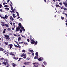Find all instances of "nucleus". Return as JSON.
I'll return each mask as SVG.
<instances>
[{
	"label": "nucleus",
	"instance_id": "9b49d317",
	"mask_svg": "<svg viewBox=\"0 0 67 67\" xmlns=\"http://www.w3.org/2000/svg\"><path fill=\"white\" fill-rule=\"evenodd\" d=\"M13 58L14 59H15V60H18V59H19V58H18L17 57H15V56H14Z\"/></svg>",
	"mask_w": 67,
	"mask_h": 67
},
{
	"label": "nucleus",
	"instance_id": "6e6552de",
	"mask_svg": "<svg viewBox=\"0 0 67 67\" xmlns=\"http://www.w3.org/2000/svg\"><path fill=\"white\" fill-rule=\"evenodd\" d=\"M63 4L65 5V7H67V2H63Z\"/></svg>",
	"mask_w": 67,
	"mask_h": 67
},
{
	"label": "nucleus",
	"instance_id": "a19ab883",
	"mask_svg": "<svg viewBox=\"0 0 67 67\" xmlns=\"http://www.w3.org/2000/svg\"><path fill=\"white\" fill-rule=\"evenodd\" d=\"M5 26H6V27H8V25L7 24H5Z\"/></svg>",
	"mask_w": 67,
	"mask_h": 67
},
{
	"label": "nucleus",
	"instance_id": "680f3d73",
	"mask_svg": "<svg viewBox=\"0 0 67 67\" xmlns=\"http://www.w3.org/2000/svg\"><path fill=\"white\" fill-rule=\"evenodd\" d=\"M0 16L1 17V18H3V17L1 15H0Z\"/></svg>",
	"mask_w": 67,
	"mask_h": 67
},
{
	"label": "nucleus",
	"instance_id": "09e8293b",
	"mask_svg": "<svg viewBox=\"0 0 67 67\" xmlns=\"http://www.w3.org/2000/svg\"><path fill=\"white\" fill-rule=\"evenodd\" d=\"M4 7L5 8H7V7H8V5H4Z\"/></svg>",
	"mask_w": 67,
	"mask_h": 67
},
{
	"label": "nucleus",
	"instance_id": "2f4dec72",
	"mask_svg": "<svg viewBox=\"0 0 67 67\" xmlns=\"http://www.w3.org/2000/svg\"><path fill=\"white\" fill-rule=\"evenodd\" d=\"M7 30H8V31H11V29H10V28H8L7 29Z\"/></svg>",
	"mask_w": 67,
	"mask_h": 67
},
{
	"label": "nucleus",
	"instance_id": "f03ea898",
	"mask_svg": "<svg viewBox=\"0 0 67 67\" xmlns=\"http://www.w3.org/2000/svg\"><path fill=\"white\" fill-rule=\"evenodd\" d=\"M30 39L31 41V44H35V41L33 39L32 40L31 38H30Z\"/></svg>",
	"mask_w": 67,
	"mask_h": 67
},
{
	"label": "nucleus",
	"instance_id": "423d86ee",
	"mask_svg": "<svg viewBox=\"0 0 67 67\" xmlns=\"http://www.w3.org/2000/svg\"><path fill=\"white\" fill-rule=\"evenodd\" d=\"M29 64H30V62H25V63H24V64L25 65H29Z\"/></svg>",
	"mask_w": 67,
	"mask_h": 67
},
{
	"label": "nucleus",
	"instance_id": "3c124183",
	"mask_svg": "<svg viewBox=\"0 0 67 67\" xmlns=\"http://www.w3.org/2000/svg\"><path fill=\"white\" fill-rule=\"evenodd\" d=\"M2 19H3L4 20H5V17H3V18H2Z\"/></svg>",
	"mask_w": 67,
	"mask_h": 67
},
{
	"label": "nucleus",
	"instance_id": "c9c22d12",
	"mask_svg": "<svg viewBox=\"0 0 67 67\" xmlns=\"http://www.w3.org/2000/svg\"><path fill=\"white\" fill-rule=\"evenodd\" d=\"M5 10H9V8H5Z\"/></svg>",
	"mask_w": 67,
	"mask_h": 67
},
{
	"label": "nucleus",
	"instance_id": "a211bd4d",
	"mask_svg": "<svg viewBox=\"0 0 67 67\" xmlns=\"http://www.w3.org/2000/svg\"><path fill=\"white\" fill-rule=\"evenodd\" d=\"M38 57L37 56H35L34 57L35 59H38Z\"/></svg>",
	"mask_w": 67,
	"mask_h": 67
},
{
	"label": "nucleus",
	"instance_id": "dca6fc26",
	"mask_svg": "<svg viewBox=\"0 0 67 67\" xmlns=\"http://www.w3.org/2000/svg\"><path fill=\"white\" fill-rule=\"evenodd\" d=\"M1 60H5V59L3 58H2L0 59V61H1Z\"/></svg>",
	"mask_w": 67,
	"mask_h": 67
},
{
	"label": "nucleus",
	"instance_id": "4468645a",
	"mask_svg": "<svg viewBox=\"0 0 67 67\" xmlns=\"http://www.w3.org/2000/svg\"><path fill=\"white\" fill-rule=\"evenodd\" d=\"M13 11H12V12H13V13H15V12H16V10L15 9V8L14 9H13Z\"/></svg>",
	"mask_w": 67,
	"mask_h": 67
},
{
	"label": "nucleus",
	"instance_id": "f257e3e1",
	"mask_svg": "<svg viewBox=\"0 0 67 67\" xmlns=\"http://www.w3.org/2000/svg\"><path fill=\"white\" fill-rule=\"evenodd\" d=\"M4 38H5L6 40H10V37L8 35H4Z\"/></svg>",
	"mask_w": 67,
	"mask_h": 67
},
{
	"label": "nucleus",
	"instance_id": "603ef678",
	"mask_svg": "<svg viewBox=\"0 0 67 67\" xmlns=\"http://www.w3.org/2000/svg\"><path fill=\"white\" fill-rule=\"evenodd\" d=\"M26 58V57L25 56H24V57H23V58L25 59Z\"/></svg>",
	"mask_w": 67,
	"mask_h": 67
},
{
	"label": "nucleus",
	"instance_id": "9d476101",
	"mask_svg": "<svg viewBox=\"0 0 67 67\" xmlns=\"http://www.w3.org/2000/svg\"><path fill=\"white\" fill-rule=\"evenodd\" d=\"M10 20H12V21H13V20H14V19H13V17H12V16H10Z\"/></svg>",
	"mask_w": 67,
	"mask_h": 67
},
{
	"label": "nucleus",
	"instance_id": "f8f14e48",
	"mask_svg": "<svg viewBox=\"0 0 67 67\" xmlns=\"http://www.w3.org/2000/svg\"><path fill=\"white\" fill-rule=\"evenodd\" d=\"M26 55V54L23 53L21 55V57H23V56H25Z\"/></svg>",
	"mask_w": 67,
	"mask_h": 67
},
{
	"label": "nucleus",
	"instance_id": "ddd939ff",
	"mask_svg": "<svg viewBox=\"0 0 67 67\" xmlns=\"http://www.w3.org/2000/svg\"><path fill=\"white\" fill-rule=\"evenodd\" d=\"M36 64H35V65H34V66L35 67H38V63H36Z\"/></svg>",
	"mask_w": 67,
	"mask_h": 67
},
{
	"label": "nucleus",
	"instance_id": "72a5a7b5",
	"mask_svg": "<svg viewBox=\"0 0 67 67\" xmlns=\"http://www.w3.org/2000/svg\"><path fill=\"white\" fill-rule=\"evenodd\" d=\"M17 13V15L18 16H19V13L18 12H16Z\"/></svg>",
	"mask_w": 67,
	"mask_h": 67
},
{
	"label": "nucleus",
	"instance_id": "7ed1b4c3",
	"mask_svg": "<svg viewBox=\"0 0 67 67\" xmlns=\"http://www.w3.org/2000/svg\"><path fill=\"white\" fill-rule=\"evenodd\" d=\"M21 30V28L19 26L16 29V30L15 31V32H18L19 30Z\"/></svg>",
	"mask_w": 67,
	"mask_h": 67
},
{
	"label": "nucleus",
	"instance_id": "e2e57ef3",
	"mask_svg": "<svg viewBox=\"0 0 67 67\" xmlns=\"http://www.w3.org/2000/svg\"><path fill=\"white\" fill-rule=\"evenodd\" d=\"M5 33V31H3V33Z\"/></svg>",
	"mask_w": 67,
	"mask_h": 67
},
{
	"label": "nucleus",
	"instance_id": "20e7f679",
	"mask_svg": "<svg viewBox=\"0 0 67 67\" xmlns=\"http://www.w3.org/2000/svg\"><path fill=\"white\" fill-rule=\"evenodd\" d=\"M8 47H9L10 48V49H11V48H12L13 45H12V44H8Z\"/></svg>",
	"mask_w": 67,
	"mask_h": 67
},
{
	"label": "nucleus",
	"instance_id": "a18cd8bd",
	"mask_svg": "<svg viewBox=\"0 0 67 67\" xmlns=\"http://www.w3.org/2000/svg\"><path fill=\"white\" fill-rule=\"evenodd\" d=\"M14 36H18L17 35H16L15 34H14Z\"/></svg>",
	"mask_w": 67,
	"mask_h": 67
},
{
	"label": "nucleus",
	"instance_id": "6ab92c4d",
	"mask_svg": "<svg viewBox=\"0 0 67 67\" xmlns=\"http://www.w3.org/2000/svg\"><path fill=\"white\" fill-rule=\"evenodd\" d=\"M4 49H3L2 48H0V51H4Z\"/></svg>",
	"mask_w": 67,
	"mask_h": 67
},
{
	"label": "nucleus",
	"instance_id": "69168bd1",
	"mask_svg": "<svg viewBox=\"0 0 67 67\" xmlns=\"http://www.w3.org/2000/svg\"><path fill=\"white\" fill-rule=\"evenodd\" d=\"M10 6L11 7H12V5L10 4Z\"/></svg>",
	"mask_w": 67,
	"mask_h": 67
},
{
	"label": "nucleus",
	"instance_id": "79ce46f5",
	"mask_svg": "<svg viewBox=\"0 0 67 67\" xmlns=\"http://www.w3.org/2000/svg\"><path fill=\"white\" fill-rule=\"evenodd\" d=\"M59 4H60V5H63V3H62V2H60L59 3Z\"/></svg>",
	"mask_w": 67,
	"mask_h": 67
},
{
	"label": "nucleus",
	"instance_id": "052dcab7",
	"mask_svg": "<svg viewBox=\"0 0 67 67\" xmlns=\"http://www.w3.org/2000/svg\"><path fill=\"white\" fill-rule=\"evenodd\" d=\"M12 30H14V28H12Z\"/></svg>",
	"mask_w": 67,
	"mask_h": 67
},
{
	"label": "nucleus",
	"instance_id": "864d4df0",
	"mask_svg": "<svg viewBox=\"0 0 67 67\" xmlns=\"http://www.w3.org/2000/svg\"><path fill=\"white\" fill-rule=\"evenodd\" d=\"M27 42H30V40H29V39H27Z\"/></svg>",
	"mask_w": 67,
	"mask_h": 67
},
{
	"label": "nucleus",
	"instance_id": "c85d7f7f",
	"mask_svg": "<svg viewBox=\"0 0 67 67\" xmlns=\"http://www.w3.org/2000/svg\"><path fill=\"white\" fill-rule=\"evenodd\" d=\"M18 25L20 27L22 26V25H21V23H19L18 24Z\"/></svg>",
	"mask_w": 67,
	"mask_h": 67
},
{
	"label": "nucleus",
	"instance_id": "338daca9",
	"mask_svg": "<svg viewBox=\"0 0 67 67\" xmlns=\"http://www.w3.org/2000/svg\"><path fill=\"white\" fill-rule=\"evenodd\" d=\"M10 23V24H11V25H12V22Z\"/></svg>",
	"mask_w": 67,
	"mask_h": 67
},
{
	"label": "nucleus",
	"instance_id": "4be33fe9",
	"mask_svg": "<svg viewBox=\"0 0 67 67\" xmlns=\"http://www.w3.org/2000/svg\"><path fill=\"white\" fill-rule=\"evenodd\" d=\"M18 41H20L21 40V37H19L18 38Z\"/></svg>",
	"mask_w": 67,
	"mask_h": 67
},
{
	"label": "nucleus",
	"instance_id": "bf43d9fd",
	"mask_svg": "<svg viewBox=\"0 0 67 67\" xmlns=\"http://www.w3.org/2000/svg\"><path fill=\"white\" fill-rule=\"evenodd\" d=\"M0 11H1V12H3V11H2V9H1L0 10Z\"/></svg>",
	"mask_w": 67,
	"mask_h": 67
},
{
	"label": "nucleus",
	"instance_id": "5701e85b",
	"mask_svg": "<svg viewBox=\"0 0 67 67\" xmlns=\"http://www.w3.org/2000/svg\"><path fill=\"white\" fill-rule=\"evenodd\" d=\"M55 6L57 8H58V7H60V6L58 5V4H56Z\"/></svg>",
	"mask_w": 67,
	"mask_h": 67
},
{
	"label": "nucleus",
	"instance_id": "37998d69",
	"mask_svg": "<svg viewBox=\"0 0 67 67\" xmlns=\"http://www.w3.org/2000/svg\"><path fill=\"white\" fill-rule=\"evenodd\" d=\"M44 59L43 58H41V61H42Z\"/></svg>",
	"mask_w": 67,
	"mask_h": 67
},
{
	"label": "nucleus",
	"instance_id": "aec40b11",
	"mask_svg": "<svg viewBox=\"0 0 67 67\" xmlns=\"http://www.w3.org/2000/svg\"><path fill=\"white\" fill-rule=\"evenodd\" d=\"M13 16L14 18H15L16 17V16L15 15V14H13Z\"/></svg>",
	"mask_w": 67,
	"mask_h": 67
},
{
	"label": "nucleus",
	"instance_id": "c03bdc74",
	"mask_svg": "<svg viewBox=\"0 0 67 67\" xmlns=\"http://www.w3.org/2000/svg\"><path fill=\"white\" fill-rule=\"evenodd\" d=\"M11 9L12 11H13V7H11Z\"/></svg>",
	"mask_w": 67,
	"mask_h": 67
},
{
	"label": "nucleus",
	"instance_id": "1a4fd4ad",
	"mask_svg": "<svg viewBox=\"0 0 67 67\" xmlns=\"http://www.w3.org/2000/svg\"><path fill=\"white\" fill-rule=\"evenodd\" d=\"M1 23H2L1 25H2V26H5V24H4V22L1 21Z\"/></svg>",
	"mask_w": 67,
	"mask_h": 67
},
{
	"label": "nucleus",
	"instance_id": "f3484780",
	"mask_svg": "<svg viewBox=\"0 0 67 67\" xmlns=\"http://www.w3.org/2000/svg\"><path fill=\"white\" fill-rule=\"evenodd\" d=\"M12 66H13V67H15L16 64L13 63H12Z\"/></svg>",
	"mask_w": 67,
	"mask_h": 67
},
{
	"label": "nucleus",
	"instance_id": "412c9836",
	"mask_svg": "<svg viewBox=\"0 0 67 67\" xmlns=\"http://www.w3.org/2000/svg\"><path fill=\"white\" fill-rule=\"evenodd\" d=\"M35 54L36 55V56H38V54L37 52H36Z\"/></svg>",
	"mask_w": 67,
	"mask_h": 67
},
{
	"label": "nucleus",
	"instance_id": "7c9ffc66",
	"mask_svg": "<svg viewBox=\"0 0 67 67\" xmlns=\"http://www.w3.org/2000/svg\"><path fill=\"white\" fill-rule=\"evenodd\" d=\"M37 41H36L35 43V45H37Z\"/></svg>",
	"mask_w": 67,
	"mask_h": 67
},
{
	"label": "nucleus",
	"instance_id": "4c0bfd02",
	"mask_svg": "<svg viewBox=\"0 0 67 67\" xmlns=\"http://www.w3.org/2000/svg\"><path fill=\"white\" fill-rule=\"evenodd\" d=\"M61 18L62 20H64V19H65V18L62 17V16H61Z\"/></svg>",
	"mask_w": 67,
	"mask_h": 67
},
{
	"label": "nucleus",
	"instance_id": "4d7b16f0",
	"mask_svg": "<svg viewBox=\"0 0 67 67\" xmlns=\"http://www.w3.org/2000/svg\"><path fill=\"white\" fill-rule=\"evenodd\" d=\"M22 30H21V29H20V33H22Z\"/></svg>",
	"mask_w": 67,
	"mask_h": 67
},
{
	"label": "nucleus",
	"instance_id": "13d9d810",
	"mask_svg": "<svg viewBox=\"0 0 67 67\" xmlns=\"http://www.w3.org/2000/svg\"><path fill=\"white\" fill-rule=\"evenodd\" d=\"M22 20V19L20 18V19H19V21H21V20Z\"/></svg>",
	"mask_w": 67,
	"mask_h": 67
},
{
	"label": "nucleus",
	"instance_id": "58836bf2",
	"mask_svg": "<svg viewBox=\"0 0 67 67\" xmlns=\"http://www.w3.org/2000/svg\"><path fill=\"white\" fill-rule=\"evenodd\" d=\"M20 27V28L21 29H24V27H23V26H22Z\"/></svg>",
	"mask_w": 67,
	"mask_h": 67
},
{
	"label": "nucleus",
	"instance_id": "ea45409f",
	"mask_svg": "<svg viewBox=\"0 0 67 67\" xmlns=\"http://www.w3.org/2000/svg\"><path fill=\"white\" fill-rule=\"evenodd\" d=\"M22 59V58H19V60H18V61L19 62V61H20V60H21V59Z\"/></svg>",
	"mask_w": 67,
	"mask_h": 67
},
{
	"label": "nucleus",
	"instance_id": "5fc2aeb1",
	"mask_svg": "<svg viewBox=\"0 0 67 67\" xmlns=\"http://www.w3.org/2000/svg\"><path fill=\"white\" fill-rule=\"evenodd\" d=\"M22 30L23 31H24V32H25V29H24H24H22Z\"/></svg>",
	"mask_w": 67,
	"mask_h": 67
},
{
	"label": "nucleus",
	"instance_id": "2eb2a0df",
	"mask_svg": "<svg viewBox=\"0 0 67 67\" xmlns=\"http://www.w3.org/2000/svg\"><path fill=\"white\" fill-rule=\"evenodd\" d=\"M6 63H8L9 62V60L8 59H7L6 58L5 59V60Z\"/></svg>",
	"mask_w": 67,
	"mask_h": 67
},
{
	"label": "nucleus",
	"instance_id": "c756f323",
	"mask_svg": "<svg viewBox=\"0 0 67 67\" xmlns=\"http://www.w3.org/2000/svg\"><path fill=\"white\" fill-rule=\"evenodd\" d=\"M38 60L39 61H41V57L40 58L38 59Z\"/></svg>",
	"mask_w": 67,
	"mask_h": 67
},
{
	"label": "nucleus",
	"instance_id": "cd10ccee",
	"mask_svg": "<svg viewBox=\"0 0 67 67\" xmlns=\"http://www.w3.org/2000/svg\"><path fill=\"white\" fill-rule=\"evenodd\" d=\"M5 45H8V42H5Z\"/></svg>",
	"mask_w": 67,
	"mask_h": 67
},
{
	"label": "nucleus",
	"instance_id": "393cba45",
	"mask_svg": "<svg viewBox=\"0 0 67 67\" xmlns=\"http://www.w3.org/2000/svg\"><path fill=\"white\" fill-rule=\"evenodd\" d=\"M29 51L31 52V53H33L34 52V51H33V50H31L30 49H29Z\"/></svg>",
	"mask_w": 67,
	"mask_h": 67
},
{
	"label": "nucleus",
	"instance_id": "49530a36",
	"mask_svg": "<svg viewBox=\"0 0 67 67\" xmlns=\"http://www.w3.org/2000/svg\"><path fill=\"white\" fill-rule=\"evenodd\" d=\"M25 50L24 49L23 50V51H22V52H25Z\"/></svg>",
	"mask_w": 67,
	"mask_h": 67
},
{
	"label": "nucleus",
	"instance_id": "b1692460",
	"mask_svg": "<svg viewBox=\"0 0 67 67\" xmlns=\"http://www.w3.org/2000/svg\"><path fill=\"white\" fill-rule=\"evenodd\" d=\"M3 64L4 65H5V66L7 65V64H6V62H3Z\"/></svg>",
	"mask_w": 67,
	"mask_h": 67
},
{
	"label": "nucleus",
	"instance_id": "e433bc0d",
	"mask_svg": "<svg viewBox=\"0 0 67 67\" xmlns=\"http://www.w3.org/2000/svg\"><path fill=\"white\" fill-rule=\"evenodd\" d=\"M24 44H25V45H28V44H27V43L25 42L24 43Z\"/></svg>",
	"mask_w": 67,
	"mask_h": 67
},
{
	"label": "nucleus",
	"instance_id": "a878e982",
	"mask_svg": "<svg viewBox=\"0 0 67 67\" xmlns=\"http://www.w3.org/2000/svg\"><path fill=\"white\" fill-rule=\"evenodd\" d=\"M2 8H3V6H2V5H1V4H0V8L1 9H2Z\"/></svg>",
	"mask_w": 67,
	"mask_h": 67
},
{
	"label": "nucleus",
	"instance_id": "0e129e2a",
	"mask_svg": "<svg viewBox=\"0 0 67 67\" xmlns=\"http://www.w3.org/2000/svg\"><path fill=\"white\" fill-rule=\"evenodd\" d=\"M21 36H22V37H25V36H24L23 35H22Z\"/></svg>",
	"mask_w": 67,
	"mask_h": 67
},
{
	"label": "nucleus",
	"instance_id": "774afa93",
	"mask_svg": "<svg viewBox=\"0 0 67 67\" xmlns=\"http://www.w3.org/2000/svg\"><path fill=\"white\" fill-rule=\"evenodd\" d=\"M32 56H34V53H32Z\"/></svg>",
	"mask_w": 67,
	"mask_h": 67
},
{
	"label": "nucleus",
	"instance_id": "39448f33",
	"mask_svg": "<svg viewBox=\"0 0 67 67\" xmlns=\"http://www.w3.org/2000/svg\"><path fill=\"white\" fill-rule=\"evenodd\" d=\"M9 54L10 55H12V56H15V54H13L12 52H11L9 53Z\"/></svg>",
	"mask_w": 67,
	"mask_h": 67
},
{
	"label": "nucleus",
	"instance_id": "de8ad7c7",
	"mask_svg": "<svg viewBox=\"0 0 67 67\" xmlns=\"http://www.w3.org/2000/svg\"><path fill=\"white\" fill-rule=\"evenodd\" d=\"M7 66H9V64L8 63H6Z\"/></svg>",
	"mask_w": 67,
	"mask_h": 67
},
{
	"label": "nucleus",
	"instance_id": "0eeeda50",
	"mask_svg": "<svg viewBox=\"0 0 67 67\" xmlns=\"http://www.w3.org/2000/svg\"><path fill=\"white\" fill-rule=\"evenodd\" d=\"M61 9H64V10H66V11H67V9L66 8H65L64 6H62L61 7Z\"/></svg>",
	"mask_w": 67,
	"mask_h": 67
},
{
	"label": "nucleus",
	"instance_id": "f704fd0d",
	"mask_svg": "<svg viewBox=\"0 0 67 67\" xmlns=\"http://www.w3.org/2000/svg\"><path fill=\"white\" fill-rule=\"evenodd\" d=\"M5 19H8V16L7 15H5Z\"/></svg>",
	"mask_w": 67,
	"mask_h": 67
},
{
	"label": "nucleus",
	"instance_id": "8fccbe9b",
	"mask_svg": "<svg viewBox=\"0 0 67 67\" xmlns=\"http://www.w3.org/2000/svg\"><path fill=\"white\" fill-rule=\"evenodd\" d=\"M24 43V42H19V44H22V43Z\"/></svg>",
	"mask_w": 67,
	"mask_h": 67
},
{
	"label": "nucleus",
	"instance_id": "473e14b6",
	"mask_svg": "<svg viewBox=\"0 0 67 67\" xmlns=\"http://www.w3.org/2000/svg\"><path fill=\"white\" fill-rule=\"evenodd\" d=\"M43 64H44V65H46L47 64L46 63V62H43Z\"/></svg>",
	"mask_w": 67,
	"mask_h": 67
},
{
	"label": "nucleus",
	"instance_id": "bb28decb",
	"mask_svg": "<svg viewBox=\"0 0 67 67\" xmlns=\"http://www.w3.org/2000/svg\"><path fill=\"white\" fill-rule=\"evenodd\" d=\"M14 46H15V47H19V46H17L15 44H14Z\"/></svg>",
	"mask_w": 67,
	"mask_h": 67
},
{
	"label": "nucleus",
	"instance_id": "6e6d98bb",
	"mask_svg": "<svg viewBox=\"0 0 67 67\" xmlns=\"http://www.w3.org/2000/svg\"><path fill=\"white\" fill-rule=\"evenodd\" d=\"M32 64H33V65H35V64H36V63H32Z\"/></svg>",
	"mask_w": 67,
	"mask_h": 67
}]
</instances>
